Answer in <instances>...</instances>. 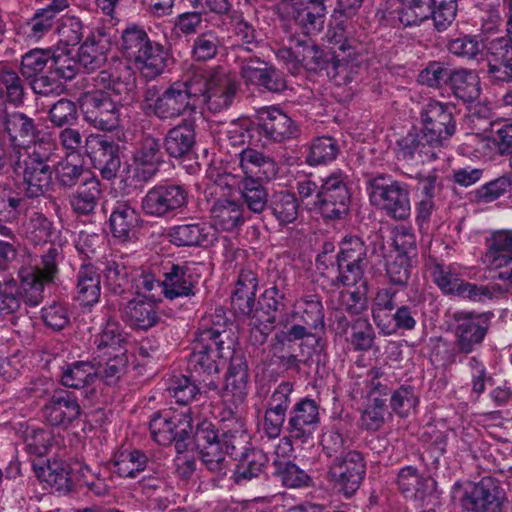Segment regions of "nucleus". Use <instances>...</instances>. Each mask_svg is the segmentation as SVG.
I'll return each mask as SVG.
<instances>
[{
    "label": "nucleus",
    "mask_w": 512,
    "mask_h": 512,
    "mask_svg": "<svg viewBox=\"0 0 512 512\" xmlns=\"http://www.w3.org/2000/svg\"><path fill=\"white\" fill-rule=\"evenodd\" d=\"M294 385L291 382H281L267 399L264 411L263 429L270 439L280 436L287 419V413L292 408V393Z\"/></svg>",
    "instance_id": "4468645a"
},
{
    "label": "nucleus",
    "mask_w": 512,
    "mask_h": 512,
    "mask_svg": "<svg viewBox=\"0 0 512 512\" xmlns=\"http://www.w3.org/2000/svg\"><path fill=\"white\" fill-rule=\"evenodd\" d=\"M255 129L259 137L273 142L296 137L299 132L295 122L276 106H267L256 110Z\"/></svg>",
    "instance_id": "ddd939ff"
},
{
    "label": "nucleus",
    "mask_w": 512,
    "mask_h": 512,
    "mask_svg": "<svg viewBox=\"0 0 512 512\" xmlns=\"http://www.w3.org/2000/svg\"><path fill=\"white\" fill-rule=\"evenodd\" d=\"M420 130L441 152L447 148L456 132V121L449 106L429 101L420 111Z\"/></svg>",
    "instance_id": "9d476101"
},
{
    "label": "nucleus",
    "mask_w": 512,
    "mask_h": 512,
    "mask_svg": "<svg viewBox=\"0 0 512 512\" xmlns=\"http://www.w3.org/2000/svg\"><path fill=\"white\" fill-rule=\"evenodd\" d=\"M488 326L472 317L458 318L455 328V345L460 353L469 354L480 346L487 334Z\"/></svg>",
    "instance_id": "4c0bfd02"
},
{
    "label": "nucleus",
    "mask_w": 512,
    "mask_h": 512,
    "mask_svg": "<svg viewBox=\"0 0 512 512\" xmlns=\"http://www.w3.org/2000/svg\"><path fill=\"white\" fill-rule=\"evenodd\" d=\"M235 460L238 462L233 472L236 484L260 477L269 462L268 455L262 449L254 446Z\"/></svg>",
    "instance_id": "ea45409f"
},
{
    "label": "nucleus",
    "mask_w": 512,
    "mask_h": 512,
    "mask_svg": "<svg viewBox=\"0 0 512 512\" xmlns=\"http://www.w3.org/2000/svg\"><path fill=\"white\" fill-rule=\"evenodd\" d=\"M428 141L429 139L424 137V133L420 129L413 128L397 141V158L404 161L416 160L422 163L438 159L442 152Z\"/></svg>",
    "instance_id": "aec40b11"
},
{
    "label": "nucleus",
    "mask_w": 512,
    "mask_h": 512,
    "mask_svg": "<svg viewBox=\"0 0 512 512\" xmlns=\"http://www.w3.org/2000/svg\"><path fill=\"white\" fill-rule=\"evenodd\" d=\"M370 202L397 221H403L411 215L410 190L408 184L378 174L367 181Z\"/></svg>",
    "instance_id": "39448f33"
},
{
    "label": "nucleus",
    "mask_w": 512,
    "mask_h": 512,
    "mask_svg": "<svg viewBox=\"0 0 512 512\" xmlns=\"http://www.w3.org/2000/svg\"><path fill=\"white\" fill-rule=\"evenodd\" d=\"M163 269V295L166 299L173 300L195 295L199 276L194 273L191 263L174 264L167 262Z\"/></svg>",
    "instance_id": "a211bd4d"
},
{
    "label": "nucleus",
    "mask_w": 512,
    "mask_h": 512,
    "mask_svg": "<svg viewBox=\"0 0 512 512\" xmlns=\"http://www.w3.org/2000/svg\"><path fill=\"white\" fill-rule=\"evenodd\" d=\"M239 166L244 173L243 178L265 180L274 179L278 173L276 162L268 155L254 148L247 147L239 154Z\"/></svg>",
    "instance_id": "bb28decb"
},
{
    "label": "nucleus",
    "mask_w": 512,
    "mask_h": 512,
    "mask_svg": "<svg viewBox=\"0 0 512 512\" xmlns=\"http://www.w3.org/2000/svg\"><path fill=\"white\" fill-rule=\"evenodd\" d=\"M24 232L26 239L33 245H43L50 243L51 247H56L61 252V248L54 244L59 231L56 229L52 220L47 218L41 212H32L24 223ZM61 255L59 256V259Z\"/></svg>",
    "instance_id": "a19ab883"
},
{
    "label": "nucleus",
    "mask_w": 512,
    "mask_h": 512,
    "mask_svg": "<svg viewBox=\"0 0 512 512\" xmlns=\"http://www.w3.org/2000/svg\"><path fill=\"white\" fill-rule=\"evenodd\" d=\"M327 0H281L292 5V19L308 34H318L324 28Z\"/></svg>",
    "instance_id": "4be33fe9"
},
{
    "label": "nucleus",
    "mask_w": 512,
    "mask_h": 512,
    "mask_svg": "<svg viewBox=\"0 0 512 512\" xmlns=\"http://www.w3.org/2000/svg\"><path fill=\"white\" fill-rule=\"evenodd\" d=\"M133 60L144 77L155 79L165 71L172 58L162 44L150 40Z\"/></svg>",
    "instance_id": "c85d7f7f"
},
{
    "label": "nucleus",
    "mask_w": 512,
    "mask_h": 512,
    "mask_svg": "<svg viewBox=\"0 0 512 512\" xmlns=\"http://www.w3.org/2000/svg\"><path fill=\"white\" fill-rule=\"evenodd\" d=\"M101 195L100 182L95 177L87 178L78 189L69 196V203L78 215L92 213Z\"/></svg>",
    "instance_id": "8fccbe9b"
},
{
    "label": "nucleus",
    "mask_w": 512,
    "mask_h": 512,
    "mask_svg": "<svg viewBox=\"0 0 512 512\" xmlns=\"http://www.w3.org/2000/svg\"><path fill=\"white\" fill-rule=\"evenodd\" d=\"M366 475V462L362 453L349 450L336 456L329 464L328 477L333 488L346 498L360 488Z\"/></svg>",
    "instance_id": "1a4fd4ad"
},
{
    "label": "nucleus",
    "mask_w": 512,
    "mask_h": 512,
    "mask_svg": "<svg viewBox=\"0 0 512 512\" xmlns=\"http://www.w3.org/2000/svg\"><path fill=\"white\" fill-rule=\"evenodd\" d=\"M75 157L66 156L59 161L54 167V173L58 185L65 189L74 187L85 173L86 169L82 161Z\"/></svg>",
    "instance_id": "774afa93"
},
{
    "label": "nucleus",
    "mask_w": 512,
    "mask_h": 512,
    "mask_svg": "<svg viewBox=\"0 0 512 512\" xmlns=\"http://www.w3.org/2000/svg\"><path fill=\"white\" fill-rule=\"evenodd\" d=\"M200 84L193 82L191 69L182 79L174 81L161 91L157 85L146 87L143 92L142 106L147 114L160 121H174L197 111L196 95Z\"/></svg>",
    "instance_id": "f03ea898"
},
{
    "label": "nucleus",
    "mask_w": 512,
    "mask_h": 512,
    "mask_svg": "<svg viewBox=\"0 0 512 512\" xmlns=\"http://www.w3.org/2000/svg\"><path fill=\"white\" fill-rule=\"evenodd\" d=\"M59 256L58 248L51 247L41 255L39 264H23L16 279L0 281V314L15 313L22 302L30 307L38 306L44 299L45 287L58 276Z\"/></svg>",
    "instance_id": "f257e3e1"
},
{
    "label": "nucleus",
    "mask_w": 512,
    "mask_h": 512,
    "mask_svg": "<svg viewBox=\"0 0 512 512\" xmlns=\"http://www.w3.org/2000/svg\"><path fill=\"white\" fill-rule=\"evenodd\" d=\"M430 0H397L391 12L404 27L418 26L430 17Z\"/></svg>",
    "instance_id": "5fc2aeb1"
},
{
    "label": "nucleus",
    "mask_w": 512,
    "mask_h": 512,
    "mask_svg": "<svg viewBox=\"0 0 512 512\" xmlns=\"http://www.w3.org/2000/svg\"><path fill=\"white\" fill-rule=\"evenodd\" d=\"M120 108L107 92L96 91L85 97L84 119L96 129L111 131L119 126Z\"/></svg>",
    "instance_id": "2eb2a0df"
},
{
    "label": "nucleus",
    "mask_w": 512,
    "mask_h": 512,
    "mask_svg": "<svg viewBox=\"0 0 512 512\" xmlns=\"http://www.w3.org/2000/svg\"><path fill=\"white\" fill-rule=\"evenodd\" d=\"M200 460L206 470L213 476V481L224 479L231 468V462L226 456L221 444L199 449Z\"/></svg>",
    "instance_id": "13d9d810"
},
{
    "label": "nucleus",
    "mask_w": 512,
    "mask_h": 512,
    "mask_svg": "<svg viewBox=\"0 0 512 512\" xmlns=\"http://www.w3.org/2000/svg\"><path fill=\"white\" fill-rule=\"evenodd\" d=\"M97 356L127 353V339L121 325L108 319L101 331L95 336Z\"/></svg>",
    "instance_id": "37998d69"
},
{
    "label": "nucleus",
    "mask_w": 512,
    "mask_h": 512,
    "mask_svg": "<svg viewBox=\"0 0 512 512\" xmlns=\"http://www.w3.org/2000/svg\"><path fill=\"white\" fill-rule=\"evenodd\" d=\"M56 147L50 140L40 138L31 146H26L22 158L23 191L28 198H38L49 191L55 162Z\"/></svg>",
    "instance_id": "7ed1b4c3"
},
{
    "label": "nucleus",
    "mask_w": 512,
    "mask_h": 512,
    "mask_svg": "<svg viewBox=\"0 0 512 512\" xmlns=\"http://www.w3.org/2000/svg\"><path fill=\"white\" fill-rule=\"evenodd\" d=\"M191 71L193 82L201 85L197 102L201 101L212 113H220L232 106L239 90V83L233 76L220 67L193 68Z\"/></svg>",
    "instance_id": "20e7f679"
},
{
    "label": "nucleus",
    "mask_w": 512,
    "mask_h": 512,
    "mask_svg": "<svg viewBox=\"0 0 512 512\" xmlns=\"http://www.w3.org/2000/svg\"><path fill=\"white\" fill-rule=\"evenodd\" d=\"M451 94L463 103L475 102L481 94V81L472 70L455 69L448 84Z\"/></svg>",
    "instance_id": "79ce46f5"
},
{
    "label": "nucleus",
    "mask_w": 512,
    "mask_h": 512,
    "mask_svg": "<svg viewBox=\"0 0 512 512\" xmlns=\"http://www.w3.org/2000/svg\"><path fill=\"white\" fill-rule=\"evenodd\" d=\"M157 301L132 299L123 308L124 320L130 326L140 330H148L160 321Z\"/></svg>",
    "instance_id": "f704fd0d"
},
{
    "label": "nucleus",
    "mask_w": 512,
    "mask_h": 512,
    "mask_svg": "<svg viewBox=\"0 0 512 512\" xmlns=\"http://www.w3.org/2000/svg\"><path fill=\"white\" fill-rule=\"evenodd\" d=\"M420 316L419 307L415 303L410 302L398 306L390 319V323L386 324L382 333L390 336L398 331H412L416 328Z\"/></svg>",
    "instance_id": "bf43d9fd"
},
{
    "label": "nucleus",
    "mask_w": 512,
    "mask_h": 512,
    "mask_svg": "<svg viewBox=\"0 0 512 512\" xmlns=\"http://www.w3.org/2000/svg\"><path fill=\"white\" fill-rule=\"evenodd\" d=\"M25 96L24 80L12 68L0 65V100L18 108L24 104Z\"/></svg>",
    "instance_id": "3c124183"
},
{
    "label": "nucleus",
    "mask_w": 512,
    "mask_h": 512,
    "mask_svg": "<svg viewBox=\"0 0 512 512\" xmlns=\"http://www.w3.org/2000/svg\"><path fill=\"white\" fill-rule=\"evenodd\" d=\"M226 359L225 356H218L215 353L205 350L203 347L193 346V351L189 356L188 367L190 371L200 377L198 381L203 382L210 390L218 389V383L214 377L218 378L220 372L219 361Z\"/></svg>",
    "instance_id": "c756f323"
},
{
    "label": "nucleus",
    "mask_w": 512,
    "mask_h": 512,
    "mask_svg": "<svg viewBox=\"0 0 512 512\" xmlns=\"http://www.w3.org/2000/svg\"><path fill=\"white\" fill-rule=\"evenodd\" d=\"M84 149L92 166L99 170L102 178H116L121 167L119 145L106 135L89 134L84 140Z\"/></svg>",
    "instance_id": "f8f14e48"
},
{
    "label": "nucleus",
    "mask_w": 512,
    "mask_h": 512,
    "mask_svg": "<svg viewBox=\"0 0 512 512\" xmlns=\"http://www.w3.org/2000/svg\"><path fill=\"white\" fill-rule=\"evenodd\" d=\"M302 58L299 60L308 70L315 72H325V75L334 79L339 75V70L342 67V60L340 54L336 52L321 50L314 43L306 48Z\"/></svg>",
    "instance_id": "58836bf2"
},
{
    "label": "nucleus",
    "mask_w": 512,
    "mask_h": 512,
    "mask_svg": "<svg viewBox=\"0 0 512 512\" xmlns=\"http://www.w3.org/2000/svg\"><path fill=\"white\" fill-rule=\"evenodd\" d=\"M192 417L189 409L178 411L172 408L153 413L149 422L152 439L159 445L175 442L178 450L192 434Z\"/></svg>",
    "instance_id": "6e6552de"
},
{
    "label": "nucleus",
    "mask_w": 512,
    "mask_h": 512,
    "mask_svg": "<svg viewBox=\"0 0 512 512\" xmlns=\"http://www.w3.org/2000/svg\"><path fill=\"white\" fill-rule=\"evenodd\" d=\"M319 423V404L311 398H301L290 409L286 426L288 436L280 439L276 453L284 455L292 452V441L307 443L313 438Z\"/></svg>",
    "instance_id": "423d86ee"
},
{
    "label": "nucleus",
    "mask_w": 512,
    "mask_h": 512,
    "mask_svg": "<svg viewBox=\"0 0 512 512\" xmlns=\"http://www.w3.org/2000/svg\"><path fill=\"white\" fill-rule=\"evenodd\" d=\"M488 60V74L500 82L512 81V41L506 37L487 40L484 45Z\"/></svg>",
    "instance_id": "6ab92c4d"
},
{
    "label": "nucleus",
    "mask_w": 512,
    "mask_h": 512,
    "mask_svg": "<svg viewBox=\"0 0 512 512\" xmlns=\"http://www.w3.org/2000/svg\"><path fill=\"white\" fill-rule=\"evenodd\" d=\"M94 81L100 91L106 90L108 96H111L120 107L129 105L136 99L135 77L128 71L122 76L102 70Z\"/></svg>",
    "instance_id": "5701e85b"
},
{
    "label": "nucleus",
    "mask_w": 512,
    "mask_h": 512,
    "mask_svg": "<svg viewBox=\"0 0 512 512\" xmlns=\"http://www.w3.org/2000/svg\"><path fill=\"white\" fill-rule=\"evenodd\" d=\"M0 128L14 146H28L27 143L32 142L39 134L32 117L20 111L9 112L7 108L0 109Z\"/></svg>",
    "instance_id": "412c9836"
},
{
    "label": "nucleus",
    "mask_w": 512,
    "mask_h": 512,
    "mask_svg": "<svg viewBox=\"0 0 512 512\" xmlns=\"http://www.w3.org/2000/svg\"><path fill=\"white\" fill-rule=\"evenodd\" d=\"M196 143V133L192 122L187 120L170 128L161 142L166 154L174 159L190 155Z\"/></svg>",
    "instance_id": "a878e982"
},
{
    "label": "nucleus",
    "mask_w": 512,
    "mask_h": 512,
    "mask_svg": "<svg viewBox=\"0 0 512 512\" xmlns=\"http://www.w3.org/2000/svg\"><path fill=\"white\" fill-rule=\"evenodd\" d=\"M221 445L225 447L226 453L234 459L252 448L253 445L250 443V435L246 429V424L235 425V427L229 425V428L223 430Z\"/></svg>",
    "instance_id": "0e129e2a"
},
{
    "label": "nucleus",
    "mask_w": 512,
    "mask_h": 512,
    "mask_svg": "<svg viewBox=\"0 0 512 512\" xmlns=\"http://www.w3.org/2000/svg\"><path fill=\"white\" fill-rule=\"evenodd\" d=\"M148 464L146 454L140 450L123 451L112 461V471L125 478H136Z\"/></svg>",
    "instance_id": "4d7b16f0"
},
{
    "label": "nucleus",
    "mask_w": 512,
    "mask_h": 512,
    "mask_svg": "<svg viewBox=\"0 0 512 512\" xmlns=\"http://www.w3.org/2000/svg\"><path fill=\"white\" fill-rule=\"evenodd\" d=\"M340 148L336 139L330 136L314 138L309 145L306 163L309 166L326 165L336 159Z\"/></svg>",
    "instance_id": "052dcab7"
},
{
    "label": "nucleus",
    "mask_w": 512,
    "mask_h": 512,
    "mask_svg": "<svg viewBox=\"0 0 512 512\" xmlns=\"http://www.w3.org/2000/svg\"><path fill=\"white\" fill-rule=\"evenodd\" d=\"M233 344L230 331L223 330L221 326L208 327L206 323H201L194 346L203 347L205 350L218 356L231 358L233 354L239 353L234 352Z\"/></svg>",
    "instance_id": "473e14b6"
},
{
    "label": "nucleus",
    "mask_w": 512,
    "mask_h": 512,
    "mask_svg": "<svg viewBox=\"0 0 512 512\" xmlns=\"http://www.w3.org/2000/svg\"><path fill=\"white\" fill-rule=\"evenodd\" d=\"M317 330L314 327H308V325L301 322L293 324L287 331L277 335L282 343H290L296 340H301L300 349L310 350L312 353H316V362H320V355L324 351V344L319 337L313 333Z\"/></svg>",
    "instance_id": "864d4df0"
},
{
    "label": "nucleus",
    "mask_w": 512,
    "mask_h": 512,
    "mask_svg": "<svg viewBox=\"0 0 512 512\" xmlns=\"http://www.w3.org/2000/svg\"><path fill=\"white\" fill-rule=\"evenodd\" d=\"M53 51L51 49L34 48L26 52L21 59L20 71L24 78H35L46 67L51 65Z\"/></svg>",
    "instance_id": "338daca9"
},
{
    "label": "nucleus",
    "mask_w": 512,
    "mask_h": 512,
    "mask_svg": "<svg viewBox=\"0 0 512 512\" xmlns=\"http://www.w3.org/2000/svg\"><path fill=\"white\" fill-rule=\"evenodd\" d=\"M286 287V276L277 272L272 286L264 291L259 301L263 313L275 314L284 308Z\"/></svg>",
    "instance_id": "69168bd1"
},
{
    "label": "nucleus",
    "mask_w": 512,
    "mask_h": 512,
    "mask_svg": "<svg viewBox=\"0 0 512 512\" xmlns=\"http://www.w3.org/2000/svg\"><path fill=\"white\" fill-rule=\"evenodd\" d=\"M189 191L182 185L163 182L154 185L141 199V209L146 216L153 218H171L187 209Z\"/></svg>",
    "instance_id": "0eeeda50"
},
{
    "label": "nucleus",
    "mask_w": 512,
    "mask_h": 512,
    "mask_svg": "<svg viewBox=\"0 0 512 512\" xmlns=\"http://www.w3.org/2000/svg\"><path fill=\"white\" fill-rule=\"evenodd\" d=\"M483 262L490 268L506 267L512 262V231H497L487 240Z\"/></svg>",
    "instance_id": "a18cd8bd"
},
{
    "label": "nucleus",
    "mask_w": 512,
    "mask_h": 512,
    "mask_svg": "<svg viewBox=\"0 0 512 512\" xmlns=\"http://www.w3.org/2000/svg\"><path fill=\"white\" fill-rule=\"evenodd\" d=\"M262 182L254 178H242L238 184L239 193L247 209L257 215L262 214L269 205L270 195Z\"/></svg>",
    "instance_id": "de8ad7c7"
},
{
    "label": "nucleus",
    "mask_w": 512,
    "mask_h": 512,
    "mask_svg": "<svg viewBox=\"0 0 512 512\" xmlns=\"http://www.w3.org/2000/svg\"><path fill=\"white\" fill-rule=\"evenodd\" d=\"M351 192L334 193L319 191L318 200H314L310 211L319 214L325 221L346 218L350 212Z\"/></svg>",
    "instance_id": "2f4dec72"
},
{
    "label": "nucleus",
    "mask_w": 512,
    "mask_h": 512,
    "mask_svg": "<svg viewBox=\"0 0 512 512\" xmlns=\"http://www.w3.org/2000/svg\"><path fill=\"white\" fill-rule=\"evenodd\" d=\"M210 218L211 225L217 230L237 231L245 223L244 207L236 201L221 200L212 206Z\"/></svg>",
    "instance_id": "72a5a7b5"
},
{
    "label": "nucleus",
    "mask_w": 512,
    "mask_h": 512,
    "mask_svg": "<svg viewBox=\"0 0 512 512\" xmlns=\"http://www.w3.org/2000/svg\"><path fill=\"white\" fill-rule=\"evenodd\" d=\"M397 291L391 288L379 289L372 304V317L376 326L382 331L398 307L396 304Z\"/></svg>",
    "instance_id": "e2e57ef3"
},
{
    "label": "nucleus",
    "mask_w": 512,
    "mask_h": 512,
    "mask_svg": "<svg viewBox=\"0 0 512 512\" xmlns=\"http://www.w3.org/2000/svg\"><path fill=\"white\" fill-rule=\"evenodd\" d=\"M95 363L97 378H100L107 385L116 384L127 372L129 359L127 353L97 356Z\"/></svg>",
    "instance_id": "6e6d98bb"
},
{
    "label": "nucleus",
    "mask_w": 512,
    "mask_h": 512,
    "mask_svg": "<svg viewBox=\"0 0 512 512\" xmlns=\"http://www.w3.org/2000/svg\"><path fill=\"white\" fill-rule=\"evenodd\" d=\"M162 144L158 137L144 134L132 154L133 177L148 182L160 171L163 160Z\"/></svg>",
    "instance_id": "dca6fc26"
},
{
    "label": "nucleus",
    "mask_w": 512,
    "mask_h": 512,
    "mask_svg": "<svg viewBox=\"0 0 512 512\" xmlns=\"http://www.w3.org/2000/svg\"><path fill=\"white\" fill-rule=\"evenodd\" d=\"M299 201L296 195L287 190L276 191L270 195L267 209L279 226L294 223L299 215Z\"/></svg>",
    "instance_id": "49530a36"
},
{
    "label": "nucleus",
    "mask_w": 512,
    "mask_h": 512,
    "mask_svg": "<svg viewBox=\"0 0 512 512\" xmlns=\"http://www.w3.org/2000/svg\"><path fill=\"white\" fill-rule=\"evenodd\" d=\"M101 295V274L91 263L82 264L76 273L75 300L81 306H93Z\"/></svg>",
    "instance_id": "7c9ffc66"
},
{
    "label": "nucleus",
    "mask_w": 512,
    "mask_h": 512,
    "mask_svg": "<svg viewBox=\"0 0 512 512\" xmlns=\"http://www.w3.org/2000/svg\"><path fill=\"white\" fill-rule=\"evenodd\" d=\"M108 41L101 35H90L78 51V61L87 71L100 68L107 60Z\"/></svg>",
    "instance_id": "603ef678"
},
{
    "label": "nucleus",
    "mask_w": 512,
    "mask_h": 512,
    "mask_svg": "<svg viewBox=\"0 0 512 512\" xmlns=\"http://www.w3.org/2000/svg\"><path fill=\"white\" fill-rule=\"evenodd\" d=\"M396 484L406 498L424 500L432 491L434 481L421 474L414 466H405L397 474Z\"/></svg>",
    "instance_id": "e433bc0d"
},
{
    "label": "nucleus",
    "mask_w": 512,
    "mask_h": 512,
    "mask_svg": "<svg viewBox=\"0 0 512 512\" xmlns=\"http://www.w3.org/2000/svg\"><path fill=\"white\" fill-rule=\"evenodd\" d=\"M138 212L127 202H117L109 217L112 235L122 242L130 240L131 234L139 225Z\"/></svg>",
    "instance_id": "c03bdc74"
},
{
    "label": "nucleus",
    "mask_w": 512,
    "mask_h": 512,
    "mask_svg": "<svg viewBox=\"0 0 512 512\" xmlns=\"http://www.w3.org/2000/svg\"><path fill=\"white\" fill-rule=\"evenodd\" d=\"M506 496L500 482L483 477L465 487L459 500L461 512H503Z\"/></svg>",
    "instance_id": "9b49d317"
},
{
    "label": "nucleus",
    "mask_w": 512,
    "mask_h": 512,
    "mask_svg": "<svg viewBox=\"0 0 512 512\" xmlns=\"http://www.w3.org/2000/svg\"><path fill=\"white\" fill-rule=\"evenodd\" d=\"M168 238L177 247L207 248L216 240V234L205 222H191L172 226Z\"/></svg>",
    "instance_id": "b1692460"
},
{
    "label": "nucleus",
    "mask_w": 512,
    "mask_h": 512,
    "mask_svg": "<svg viewBox=\"0 0 512 512\" xmlns=\"http://www.w3.org/2000/svg\"><path fill=\"white\" fill-rule=\"evenodd\" d=\"M61 370V383L68 388L82 389L97 379V368L93 362L75 361L63 366Z\"/></svg>",
    "instance_id": "09e8293b"
},
{
    "label": "nucleus",
    "mask_w": 512,
    "mask_h": 512,
    "mask_svg": "<svg viewBox=\"0 0 512 512\" xmlns=\"http://www.w3.org/2000/svg\"><path fill=\"white\" fill-rule=\"evenodd\" d=\"M81 413L76 395L64 389L54 391L42 408L43 418L51 426L68 427Z\"/></svg>",
    "instance_id": "f3484780"
},
{
    "label": "nucleus",
    "mask_w": 512,
    "mask_h": 512,
    "mask_svg": "<svg viewBox=\"0 0 512 512\" xmlns=\"http://www.w3.org/2000/svg\"><path fill=\"white\" fill-rule=\"evenodd\" d=\"M386 398H368L361 415L362 428L367 431H379L388 419L392 417L386 404Z\"/></svg>",
    "instance_id": "680f3d73"
},
{
    "label": "nucleus",
    "mask_w": 512,
    "mask_h": 512,
    "mask_svg": "<svg viewBox=\"0 0 512 512\" xmlns=\"http://www.w3.org/2000/svg\"><path fill=\"white\" fill-rule=\"evenodd\" d=\"M249 373L245 356L233 354L225 378L224 398L243 404L248 395Z\"/></svg>",
    "instance_id": "393cba45"
},
{
    "label": "nucleus",
    "mask_w": 512,
    "mask_h": 512,
    "mask_svg": "<svg viewBox=\"0 0 512 512\" xmlns=\"http://www.w3.org/2000/svg\"><path fill=\"white\" fill-rule=\"evenodd\" d=\"M258 283V276L253 270L244 268L240 271L231 295V305L236 313L249 316L254 312Z\"/></svg>",
    "instance_id": "cd10ccee"
},
{
    "label": "nucleus",
    "mask_w": 512,
    "mask_h": 512,
    "mask_svg": "<svg viewBox=\"0 0 512 512\" xmlns=\"http://www.w3.org/2000/svg\"><path fill=\"white\" fill-rule=\"evenodd\" d=\"M292 316L298 322L324 330L325 328V309L321 295L317 293H307L300 296L294 304Z\"/></svg>",
    "instance_id": "c9c22d12"
}]
</instances>
